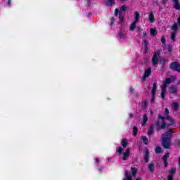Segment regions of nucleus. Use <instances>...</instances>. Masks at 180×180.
<instances>
[{"mask_svg":"<svg viewBox=\"0 0 180 180\" xmlns=\"http://www.w3.org/2000/svg\"><path fill=\"white\" fill-rule=\"evenodd\" d=\"M176 172V169H171L169 172V175H174V174Z\"/></svg>","mask_w":180,"mask_h":180,"instance_id":"473e14b6","label":"nucleus"},{"mask_svg":"<svg viewBox=\"0 0 180 180\" xmlns=\"http://www.w3.org/2000/svg\"><path fill=\"white\" fill-rule=\"evenodd\" d=\"M147 122H148V117H147V114H144L143 116V121L141 122V125L144 126L146 123H147Z\"/></svg>","mask_w":180,"mask_h":180,"instance_id":"dca6fc26","label":"nucleus"},{"mask_svg":"<svg viewBox=\"0 0 180 180\" xmlns=\"http://www.w3.org/2000/svg\"><path fill=\"white\" fill-rule=\"evenodd\" d=\"M155 153L157 154H160V153H161V148H160V146H157L155 148Z\"/></svg>","mask_w":180,"mask_h":180,"instance_id":"7c9ffc66","label":"nucleus"},{"mask_svg":"<svg viewBox=\"0 0 180 180\" xmlns=\"http://www.w3.org/2000/svg\"><path fill=\"white\" fill-rule=\"evenodd\" d=\"M148 20H149V22H150V23L154 22V20H155V19H154V14L152 12H150L149 13Z\"/></svg>","mask_w":180,"mask_h":180,"instance_id":"6ab92c4d","label":"nucleus"},{"mask_svg":"<svg viewBox=\"0 0 180 180\" xmlns=\"http://www.w3.org/2000/svg\"><path fill=\"white\" fill-rule=\"evenodd\" d=\"M141 140L143 141L144 144L147 146L148 144V139H147L146 136H141Z\"/></svg>","mask_w":180,"mask_h":180,"instance_id":"cd10ccee","label":"nucleus"},{"mask_svg":"<svg viewBox=\"0 0 180 180\" xmlns=\"http://www.w3.org/2000/svg\"><path fill=\"white\" fill-rule=\"evenodd\" d=\"M105 4L106 6H113V5H115V2L113 1H106Z\"/></svg>","mask_w":180,"mask_h":180,"instance_id":"5701e85b","label":"nucleus"},{"mask_svg":"<svg viewBox=\"0 0 180 180\" xmlns=\"http://www.w3.org/2000/svg\"><path fill=\"white\" fill-rule=\"evenodd\" d=\"M168 113H169V111L168 110V108H165V117H162L161 115H159V121L157 124L158 127L159 129H165V124H167V126H169V124H172L174 123V120L168 116Z\"/></svg>","mask_w":180,"mask_h":180,"instance_id":"f257e3e1","label":"nucleus"},{"mask_svg":"<svg viewBox=\"0 0 180 180\" xmlns=\"http://www.w3.org/2000/svg\"><path fill=\"white\" fill-rule=\"evenodd\" d=\"M126 11H127V7L125 5L120 6V11L117 8L115 10V16H117V15H119L118 19L120 25H123V23L124 22V16H123L122 12H124Z\"/></svg>","mask_w":180,"mask_h":180,"instance_id":"20e7f679","label":"nucleus"},{"mask_svg":"<svg viewBox=\"0 0 180 180\" xmlns=\"http://www.w3.org/2000/svg\"><path fill=\"white\" fill-rule=\"evenodd\" d=\"M7 4H8V5L9 6V5H11V1H7Z\"/></svg>","mask_w":180,"mask_h":180,"instance_id":"79ce46f5","label":"nucleus"},{"mask_svg":"<svg viewBox=\"0 0 180 180\" xmlns=\"http://www.w3.org/2000/svg\"><path fill=\"white\" fill-rule=\"evenodd\" d=\"M115 18L112 17V18H110V25L111 26L115 23Z\"/></svg>","mask_w":180,"mask_h":180,"instance_id":"72a5a7b5","label":"nucleus"},{"mask_svg":"<svg viewBox=\"0 0 180 180\" xmlns=\"http://www.w3.org/2000/svg\"><path fill=\"white\" fill-rule=\"evenodd\" d=\"M129 92H130L131 94H134V89H133V87H130V88H129Z\"/></svg>","mask_w":180,"mask_h":180,"instance_id":"e433bc0d","label":"nucleus"},{"mask_svg":"<svg viewBox=\"0 0 180 180\" xmlns=\"http://www.w3.org/2000/svg\"><path fill=\"white\" fill-rule=\"evenodd\" d=\"M131 172L132 174V176H136V174H137V169L135 167H131Z\"/></svg>","mask_w":180,"mask_h":180,"instance_id":"b1692460","label":"nucleus"},{"mask_svg":"<svg viewBox=\"0 0 180 180\" xmlns=\"http://www.w3.org/2000/svg\"><path fill=\"white\" fill-rule=\"evenodd\" d=\"M165 51H168L169 53H171V51H172V46L169 45L167 46H165Z\"/></svg>","mask_w":180,"mask_h":180,"instance_id":"393cba45","label":"nucleus"},{"mask_svg":"<svg viewBox=\"0 0 180 180\" xmlns=\"http://www.w3.org/2000/svg\"><path fill=\"white\" fill-rule=\"evenodd\" d=\"M172 174H169V176H168V178H167V180H172Z\"/></svg>","mask_w":180,"mask_h":180,"instance_id":"4c0bfd02","label":"nucleus"},{"mask_svg":"<svg viewBox=\"0 0 180 180\" xmlns=\"http://www.w3.org/2000/svg\"><path fill=\"white\" fill-rule=\"evenodd\" d=\"M172 1H178V0H172Z\"/></svg>","mask_w":180,"mask_h":180,"instance_id":"49530a36","label":"nucleus"},{"mask_svg":"<svg viewBox=\"0 0 180 180\" xmlns=\"http://www.w3.org/2000/svg\"><path fill=\"white\" fill-rule=\"evenodd\" d=\"M143 46L145 47V51H147L148 50V41H147V40H143Z\"/></svg>","mask_w":180,"mask_h":180,"instance_id":"4be33fe9","label":"nucleus"},{"mask_svg":"<svg viewBox=\"0 0 180 180\" xmlns=\"http://www.w3.org/2000/svg\"><path fill=\"white\" fill-rule=\"evenodd\" d=\"M172 35H171L172 40L173 41H175V37L176 36V30H178V24L174 23L172 27Z\"/></svg>","mask_w":180,"mask_h":180,"instance_id":"423d86ee","label":"nucleus"},{"mask_svg":"<svg viewBox=\"0 0 180 180\" xmlns=\"http://www.w3.org/2000/svg\"><path fill=\"white\" fill-rule=\"evenodd\" d=\"M136 32L139 34H141V33H143V36H147V32L143 31V30L141 28V27H136Z\"/></svg>","mask_w":180,"mask_h":180,"instance_id":"4468645a","label":"nucleus"},{"mask_svg":"<svg viewBox=\"0 0 180 180\" xmlns=\"http://www.w3.org/2000/svg\"><path fill=\"white\" fill-rule=\"evenodd\" d=\"M177 23L179 25V27H180V16L179 17V18L177 20Z\"/></svg>","mask_w":180,"mask_h":180,"instance_id":"58836bf2","label":"nucleus"},{"mask_svg":"<svg viewBox=\"0 0 180 180\" xmlns=\"http://www.w3.org/2000/svg\"><path fill=\"white\" fill-rule=\"evenodd\" d=\"M170 68L174 71H177V72H180V64L178 62H173L170 65Z\"/></svg>","mask_w":180,"mask_h":180,"instance_id":"6e6552de","label":"nucleus"},{"mask_svg":"<svg viewBox=\"0 0 180 180\" xmlns=\"http://www.w3.org/2000/svg\"><path fill=\"white\" fill-rule=\"evenodd\" d=\"M153 131H154V128L153 127H150L148 131V134L149 136H151V134L153 133Z\"/></svg>","mask_w":180,"mask_h":180,"instance_id":"c756f323","label":"nucleus"},{"mask_svg":"<svg viewBox=\"0 0 180 180\" xmlns=\"http://www.w3.org/2000/svg\"><path fill=\"white\" fill-rule=\"evenodd\" d=\"M169 158V153H166L163 157V162L165 163V167H167V159Z\"/></svg>","mask_w":180,"mask_h":180,"instance_id":"412c9836","label":"nucleus"},{"mask_svg":"<svg viewBox=\"0 0 180 180\" xmlns=\"http://www.w3.org/2000/svg\"><path fill=\"white\" fill-rule=\"evenodd\" d=\"M174 9H177V10L180 9V5H179V3L178 2V1H174Z\"/></svg>","mask_w":180,"mask_h":180,"instance_id":"bb28decb","label":"nucleus"},{"mask_svg":"<svg viewBox=\"0 0 180 180\" xmlns=\"http://www.w3.org/2000/svg\"><path fill=\"white\" fill-rule=\"evenodd\" d=\"M95 161L96 162H99V159H98V158H96Z\"/></svg>","mask_w":180,"mask_h":180,"instance_id":"ea45409f","label":"nucleus"},{"mask_svg":"<svg viewBox=\"0 0 180 180\" xmlns=\"http://www.w3.org/2000/svg\"><path fill=\"white\" fill-rule=\"evenodd\" d=\"M175 79V76H172L171 78H167L166 80L163 82V86H162V92L161 98L164 99L165 98V93L167 92V86L169 84H171V81Z\"/></svg>","mask_w":180,"mask_h":180,"instance_id":"39448f33","label":"nucleus"},{"mask_svg":"<svg viewBox=\"0 0 180 180\" xmlns=\"http://www.w3.org/2000/svg\"><path fill=\"white\" fill-rule=\"evenodd\" d=\"M158 60H160V51L155 52L152 58V63L153 65H157L158 63Z\"/></svg>","mask_w":180,"mask_h":180,"instance_id":"0eeeda50","label":"nucleus"},{"mask_svg":"<svg viewBox=\"0 0 180 180\" xmlns=\"http://www.w3.org/2000/svg\"><path fill=\"white\" fill-rule=\"evenodd\" d=\"M172 137V130L169 129L165 134L162 135V144L165 148L171 147V138Z\"/></svg>","mask_w":180,"mask_h":180,"instance_id":"7ed1b4c3","label":"nucleus"},{"mask_svg":"<svg viewBox=\"0 0 180 180\" xmlns=\"http://www.w3.org/2000/svg\"><path fill=\"white\" fill-rule=\"evenodd\" d=\"M148 169L149 171H150L151 172H153V171H154V163L151 162L149 166H148Z\"/></svg>","mask_w":180,"mask_h":180,"instance_id":"c85d7f7f","label":"nucleus"},{"mask_svg":"<svg viewBox=\"0 0 180 180\" xmlns=\"http://www.w3.org/2000/svg\"><path fill=\"white\" fill-rule=\"evenodd\" d=\"M148 154H149L148 150H146L145 156H144V160L146 162H148Z\"/></svg>","mask_w":180,"mask_h":180,"instance_id":"a878e982","label":"nucleus"},{"mask_svg":"<svg viewBox=\"0 0 180 180\" xmlns=\"http://www.w3.org/2000/svg\"><path fill=\"white\" fill-rule=\"evenodd\" d=\"M151 75V68H148L144 72L143 77L142 78L143 81H146L148 77Z\"/></svg>","mask_w":180,"mask_h":180,"instance_id":"1a4fd4ad","label":"nucleus"},{"mask_svg":"<svg viewBox=\"0 0 180 180\" xmlns=\"http://www.w3.org/2000/svg\"><path fill=\"white\" fill-rule=\"evenodd\" d=\"M172 106L174 110L176 112V110H178V109L179 108V103H173L172 104Z\"/></svg>","mask_w":180,"mask_h":180,"instance_id":"a211bd4d","label":"nucleus"},{"mask_svg":"<svg viewBox=\"0 0 180 180\" xmlns=\"http://www.w3.org/2000/svg\"><path fill=\"white\" fill-rule=\"evenodd\" d=\"M157 91V83L153 84V87L152 89V96L153 98L150 101L151 103H154V96L155 95V92Z\"/></svg>","mask_w":180,"mask_h":180,"instance_id":"9b49d317","label":"nucleus"},{"mask_svg":"<svg viewBox=\"0 0 180 180\" xmlns=\"http://www.w3.org/2000/svg\"><path fill=\"white\" fill-rule=\"evenodd\" d=\"M175 143H176V146H177V147H180V140L179 139H176Z\"/></svg>","mask_w":180,"mask_h":180,"instance_id":"f704fd0d","label":"nucleus"},{"mask_svg":"<svg viewBox=\"0 0 180 180\" xmlns=\"http://www.w3.org/2000/svg\"><path fill=\"white\" fill-rule=\"evenodd\" d=\"M150 115H153V110H150Z\"/></svg>","mask_w":180,"mask_h":180,"instance_id":"c03bdc74","label":"nucleus"},{"mask_svg":"<svg viewBox=\"0 0 180 180\" xmlns=\"http://www.w3.org/2000/svg\"><path fill=\"white\" fill-rule=\"evenodd\" d=\"M150 33L151 36L155 37V36H157V30H155V28H150Z\"/></svg>","mask_w":180,"mask_h":180,"instance_id":"f3484780","label":"nucleus"},{"mask_svg":"<svg viewBox=\"0 0 180 180\" xmlns=\"http://www.w3.org/2000/svg\"><path fill=\"white\" fill-rule=\"evenodd\" d=\"M134 22L139 23L140 22V13L138 11L134 13Z\"/></svg>","mask_w":180,"mask_h":180,"instance_id":"f8f14e48","label":"nucleus"},{"mask_svg":"<svg viewBox=\"0 0 180 180\" xmlns=\"http://www.w3.org/2000/svg\"><path fill=\"white\" fill-rule=\"evenodd\" d=\"M137 23L138 22H136L134 21H133L130 26H129V30L130 32H134V30H136V28L137 27Z\"/></svg>","mask_w":180,"mask_h":180,"instance_id":"ddd939ff","label":"nucleus"},{"mask_svg":"<svg viewBox=\"0 0 180 180\" xmlns=\"http://www.w3.org/2000/svg\"><path fill=\"white\" fill-rule=\"evenodd\" d=\"M177 91L178 90L176 89V87H175L174 86H172L169 89L170 94H176Z\"/></svg>","mask_w":180,"mask_h":180,"instance_id":"aec40b11","label":"nucleus"},{"mask_svg":"<svg viewBox=\"0 0 180 180\" xmlns=\"http://www.w3.org/2000/svg\"><path fill=\"white\" fill-rule=\"evenodd\" d=\"M129 117L131 119V117H133V115L132 114H129Z\"/></svg>","mask_w":180,"mask_h":180,"instance_id":"a19ab883","label":"nucleus"},{"mask_svg":"<svg viewBox=\"0 0 180 180\" xmlns=\"http://www.w3.org/2000/svg\"><path fill=\"white\" fill-rule=\"evenodd\" d=\"M106 1H113V0H106Z\"/></svg>","mask_w":180,"mask_h":180,"instance_id":"a18cd8bd","label":"nucleus"},{"mask_svg":"<svg viewBox=\"0 0 180 180\" xmlns=\"http://www.w3.org/2000/svg\"><path fill=\"white\" fill-rule=\"evenodd\" d=\"M123 180H133L131 178V174L129 172L125 171V177Z\"/></svg>","mask_w":180,"mask_h":180,"instance_id":"2eb2a0df","label":"nucleus"},{"mask_svg":"<svg viewBox=\"0 0 180 180\" xmlns=\"http://www.w3.org/2000/svg\"><path fill=\"white\" fill-rule=\"evenodd\" d=\"M136 180H141V178L138 177Z\"/></svg>","mask_w":180,"mask_h":180,"instance_id":"37998d69","label":"nucleus"},{"mask_svg":"<svg viewBox=\"0 0 180 180\" xmlns=\"http://www.w3.org/2000/svg\"><path fill=\"white\" fill-rule=\"evenodd\" d=\"M117 38L120 39V40H126V39H127V34L123 31H120L117 34Z\"/></svg>","mask_w":180,"mask_h":180,"instance_id":"9d476101","label":"nucleus"},{"mask_svg":"<svg viewBox=\"0 0 180 180\" xmlns=\"http://www.w3.org/2000/svg\"><path fill=\"white\" fill-rule=\"evenodd\" d=\"M120 1H124V0H120Z\"/></svg>","mask_w":180,"mask_h":180,"instance_id":"de8ad7c7","label":"nucleus"},{"mask_svg":"<svg viewBox=\"0 0 180 180\" xmlns=\"http://www.w3.org/2000/svg\"><path fill=\"white\" fill-rule=\"evenodd\" d=\"M121 144H122V146H120L117 148V152L120 155L122 154L123 155L122 160L124 161H126L129 155H130V148L124 149L127 146V140L124 139H122Z\"/></svg>","mask_w":180,"mask_h":180,"instance_id":"f03ea898","label":"nucleus"},{"mask_svg":"<svg viewBox=\"0 0 180 180\" xmlns=\"http://www.w3.org/2000/svg\"><path fill=\"white\" fill-rule=\"evenodd\" d=\"M160 41L162 44H165V41H166V39H165V36H162L161 39H160Z\"/></svg>","mask_w":180,"mask_h":180,"instance_id":"2f4dec72","label":"nucleus"},{"mask_svg":"<svg viewBox=\"0 0 180 180\" xmlns=\"http://www.w3.org/2000/svg\"><path fill=\"white\" fill-rule=\"evenodd\" d=\"M134 136H137V127H134Z\"/></svg>","mask_w":180,"mask_h":180,"instance_id":"c9c22d12","label":"nucleus"}]
</instances>
